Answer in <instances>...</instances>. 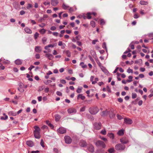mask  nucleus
Returning a JSON list of instances; mask_svg holds the SVG:
<instances>
[{"mask_svg": "<svg viewBox=\"0 0 153 153\" xmlns=\"http://www.w3.org/2000/svg\"><path fill=\"white\" fill-rule=\"evenodd\" d=\"M124 123L127 124H131L132 123V121L129 118H125L124 119Z\"/></svg>", "mask_w": 153, "mask_h": 153, "instance_id": "nucleus-11", "label": "nucleus"}, {"mask_svg": "<svg viewBox=\"0 0 153 153\" xmlns=\"http://www.w3.org/2000/svg\"><path fill=\"white\" fill-rule=\"evenodd\" d=\"M49 88H48L47 87L45 88L44 91L45 93H48L49 92Z\"/></svg>", "mask_w": 153, "mask_h": 153, "instance_id": "nucleus-61", "label": "nucleus"}, {"mask_svg": "<svg viewBox=\"0 0 153 153\" xmlns=\"http://www.w3.org/2000/svg\"><path fill=\"white\" fill-rule=\"evenodd\" d=\"M65 53L66 55L68 57H70L71 56V53L69 50H67L65 51Z\"/></svg>", "mask_w": 153, "mask_h": 153, "instance_id": "nucleus-30", "label": "nucleus"}, {"mask_svg": "<svg viewBox=\"0 0 153 153\" xmlns=\"http://www.w3.org/2000/svg\"><path fill=\"white\" fill-rule=\"evenodd\" d=\"M65 142L67 144H70L72 142V139L68 136H66L64 137Z\"/></svg>", "mask_w": 153, "mask_h": 153, "instance_id": "nucleus-4", "label": "nucleus"}, {"mask_svg": "<svg viewBox=\"0 0 153 153\" xmlns=\"http://www.w3.org/2000/svg\"><path fill=\"white\" fill-rule=\"evenodd\" d=\"M87 145L86 142L83 140H82L79 143V145L82 147H85Z\"/></svg>", "mask_w": 153, "mask_h": 153, "instance_id": "nucleus-14", "label": "nucleus"}, {"mask_svg": "<svg viewBox=\"0 0 153 153\" xmlns=\"http://www.w3.org/2000/svg\"><path fill=\"white\" fill-rule=\"evenodd\" d=\"M96 62H97V64H98V65L99 66H101L102 64L100 62L99 60H98V59H97L96 60Z\"/></svg>", "mask_w": 153, "mask_h": 153, "instance_id": "nucleus-51", "label": "nucleus"}, {"mask_svg": "<svg viewBox=\"0 0 153 153\" xmlns=\"http://www.w3.org/2000/svg\"><path fill=\"white\" fill-rule=\"evenodd\" d=\"M62 8L64 10L67 9L69 7L68 6L64 4H63L62 5Z\"/></svg>", "mask_w": 153, "mask_h": 153, "instance_id": "nucleus-36", "label": "nucleus"}, {"mask_svg": "<svg viewBox=\"0 0 153 153\" xmlns=\"http://www.w3.org/2000/svg\"><path fill=\"white\" fill-rule=\"evenodd\" d=\"M107 136L112 140L114 139V134L112 133H108Z\"/></svg>", "mask_w": 153, "mask_h": 153, "instance_id": "nucleus-21", "label": "nucleus"}, {"mask_svg": "<svg viewBox=\"0 0 153 153\" xmlns=\"http://www.w3.org/2000/svg\"><path fill=\"white\" fill-rule=\"evenodd\" d=\"M88 56V58H89V59L90 60L91 62H94V60L93 59V58H92V57L91 56L89 55Z\"/></svg>", "mask_w": 153, "mask_h": 153, "instance_id": "nucleus-60", "label": "nucleus"}, {"mask_svg": "<svg viewBox=\"0 0 153 153\" xmlns=\"http://www.w3.org/2000/svg\"><path fill=\"white\" fill-rule=\"evenodd\" d=\"M100 24L101 25H104L105 24V22L104 19H101L100 20Z\"/></svg>", "mask_w": 153, "mask_h": 153, "instance_id": "nucleus-47", "label": "nucleus"}, {"mask_svg": "<svg viewBox=\"0 0 153 153\" xmlns=\"http://www.w3.org/2000/svg\"><path fill=\"white\" fill-rule=\"evenodd\" d=\"M25 31L28 34H31L32 33L31 30L28 27H26L24 29Z\"/></svg>", "mask_w": 153, "mask_h": 153, "instance_id": "nucleus-18", "label": "nucleus"}, {"mask_svg": "<svg viewBox=\"0 0 153 153\" xmlns=\"http://www.w3.org/2000/svg\"><path fill=\"white\" fill-rule=\"evenodd\" d=\"M3 115L5 116L4 117H1L0 119L1 120H5L7 119L8 118V116L6 114H5L4 113L3 114Z\"/></svg>", "mask_w": 153, "mask_h": 153, "instance_id": "nucleus-26", "label": "nucleus"}, {"mask_svg": "<svg viewBox=\"0 0 153 153\" xmlns=\"http://www.w3.org/2000/svg\"><path fill=\"white\" fill-rule=\"evenodd\" d=\"M114 151V148H110L108 150V152L109 153H112Z\"/></svg>", "mask_w": 153, "mask_h": 153, "instance_id": "nucleus-45", "label": "nucleus"}, {"mask_svg": "<svg viewBox=\"0 0 153 153\" xmlns=\"http://www.w3.org/2000/svg\"><path fill=\"white\" fill-rule=\"evenodd\" d=\"M102 47L103 48H105L106 52H107V50L106 48V45L105 42L102 43Z\"/></svg>", "mask_w": 153, "mask_h": 153, "instance_id": "nucleus-42", "label": "nucleus"}, {"mask_svg": "<svg viewBox=\"0 0 153 153\" xmlns=\"http://www.w3.org/2000/svg\"><path fill=\"white\" fill-rule=\"evenodd\" d=\"M98 42V41L97 39L93 40L92 42V44L93 45H95L96 44V42Z\"/></svg>", "mask_w": 153, "mask_h": 153, "instance_id": "nucleus-55", "label": "nucleus"}, {"mask_svg": "<svg viewBox=\"0 0 153 153\" xmlns=\"http://www.w3.org/2000/svg\"><path fill=\"white\" fill-rule=\"evenodd\" d=\"M79 98H80L82 100H83L85 98V96L82 95V94H79L77 97V99L79 100Z\"/></svg>", "mask_w": 153, "mask_h": 153, "instance_id": "nucleus-22", "label": "nucleus"}, {"mask_svg": "<svg viewBox=\"0 0 153 153\" xmlns=\"http://www.w3.org/2000/svg\"><path fill=\"white\" fill-rule=\"evenodd\" d=\"M89 112L92 114H95L99 111L98 108L97 107L90 108L89 110Z\"/></svg>", "mask_w": 153, "mask_h": 153, "instance_id": "nucleus-2", "label": "nucleus"}, {"mask_svg": "<svg viewBox=\"0 0 153 153\" xmlns=\"http://www.w3.org/2000/svg\"><path fill=\"white\" fill-rule=\"evenodd\" d=\"M35 57L37 59H39L40 58V56L39 53H37L35 55Z\"/></svg>", "mask_w": 153, "mask_h": 153, "instance_id": "nucleus-52", "label": "nucleus"}, {"mask_svg": "<svg viewBox=\"0 0 153 153\" xmlns=\"http://www.w3.org/2000/svg\"><path fill=\"white\" fill-rule=\"evenodd\" d=\"M54 45L52 44H49L47 46H46L45 47V50H48L49 48H53Z\"/></svg>", "mask_w": 153, "mask_h": 153, "instance_id": "nucleus-27", "label": "nucleus"}, {"mask_svg": "<svg viewBox=\"0 0 153 153\" xmlns=\"http://www.w3.org/2000/svg\"><path fill=\"white\" fill-rule=\"evenodd\" d=\"M114 110L112 109H111L109 112V117L111 118H112L115 117V114L114 112Z\"/></svg>", "mask_w": 153, "mask_h": 153, "instance_id": "nucleus-7", "label": "nucleus"}, {"mask_svg": "<svg viewBox=\"0 0 153 153\" xmlns=\"http://www.w3.org/2000/svg\"><path fill=\"white\" fill-rule=\"evenodd\" d=\"M46 124L50 127L52 128L53 127V125H52L48 120H47L46 121Z\"/></svg>", "mask_w": 153, "mask_h": 153, "instance_id": "nucleus-33", "label": "nucleus"}, {"mask_svg": "<svg viewBox=\"0 0 153 153\" xmlns=\"http://www.w3.org/2000/svg\"><path fill=\"white\" fill-rule=\"evenodd\" d=\"M55 118L56 121H59L61 118L60 116L58 114H56L55 115Z\"/></svg>", "mask_w": 153, "mask_h": 153, "instance_id": "nucleus-24", "label": "nucleus"}, {"mask_svg": "<svg viewBox=\"0 0 153 153\" xmlns=\"http://www.w3.org/2000/svg\"><path fill=\"white\" fill-rule=\"evenodd\" d=\"M101 139L102 140H104L105 142H106L108 141L107 139L105 137H101Z\"/></svg>", "mask_w": 153, "mask_h": 153, "instance_id": "nucleus-54", "label": "nucleus"}, {"mask_svg": "<svg viewBox=\"0 0 153 153\" xmlns=\"http://www.w3.org/2000/svg\"><path fill=\"white\" fill-rule=\"evenodd\" d=\"M140 3L141 5H146L148 4V3L147 1H141L140 2Z\"/></svg>", "mask_w": 153, "mask_h": 153, "instance_id": "nucleus-28", "label": "nucleus"}, {"mask_svg": "<svg viewBox=\"0 0 153 153\" xmlns=\"http://www.w3.org/2000/svg\"><path fill=\"white\" fill-rule=\"evenodd\" d=\"M44 142L43 140L41 139L40 142V145L43 148L44 147Z\"/></svg>", "mask_w": 153, "mask_h": 153, "instance_id": "nucleus-46", "label": "nucleus"}, {"mask_svg": "<svg viewBox=\"0 0 153 153\" xmlns=\"http://www.w3.org/2000/svg\"><path fill=\"white\" fill-rule=\"evenodd\" d=\"M87 149L89 151L91 152H93L94 151V148L93 146L91 144L88 145Z\"/></svg>", "mask_w": 153, "mask_h": 153, "instance_id": "nucleus-8", "label": "nucleus"}, {"mask_svg": "<svg viewBox=\"0 0 153 153\" xmlns=\"http://www.w3.org/2000/svg\"><path fill=\"white\" fill-rule=\"evenodd\" d=\"M69 10L70 12L71 13L73 12L74 11V10L72 7H71L69 9Z\"/></svg>", "mask_w": 153, "mask_h": 153, "instance_id": "nucleus-58", "label": "nucleus"}, {"mask_svg": "<svg viewBox=\"0 0 153 153\" xmlns=\"http://www.w3.org/2000/svg\"><path fill=\"white\" fill-rule=\"evenodd\" d=\"M117 134L120 136L123 135L124 134V130L123 129H121L119 130L117 132Z\"/></svg>", "mask_w": 153, "mask_h": 153, "instance_id": "nucleus-25", "label": "nucleus"}, {"mask_svg": "<svg viewBox=\"0 0 153 153\" xmlns=\"http://www.w3.org/2000/svg\"><path fill=\"white\" fill-rule=\"evenodd\" d=\"M26 143L27 145L30 147H32L34 145L33 143L31 140L27 141H26Z\"/></svg>", "mask_w": 153, "mask_h": 153, "instance_id": "nucleus-15", "label": "nucleus"}, {"mask_svg": "<svg viewBox=\"0 0 153 153\" xmlns=\"http://www.w3.org/2000/svg\"><path fill=\"white\" fill-rule=\"evenodd\" d=\"M42 128L43 129H47L48 128V127L46 125H44L42 127Z\"/></svg>", "mask_w": 153, "mask_h": 153, "instance_id": "nucleus-63", "label": "nucleus"}, {"mask_svg": "<svg viewBox=\"0 0 153 153\" xmlns=\"http://www.w3.org/2000/svg\"><path fill=\"white\" fill-rule=\"evenodd\" d=\"M56 94L59 96H61L62 95V94L60 91H57L56 92Z\"/></svg>", "mask_w": 153, "mask_h": 153, "instance_id": "nucleus-53", "label": "nucleus"}, {"mask_svg": "<svg viewBox=\"0 0 153 153\" xmlns=\"http://www.w3.org/2000/svg\"><path fill=\"white\" fill-rule=\"evenodd\" d=\"M19 87L18 88V90L21 92H23L24 91L23 88L24 87V85L22 83H19Z\"/></svg>", "mask_w": 153, "mask_h": 153, "instance_id": "nucleus-10", "label": "nucleus"}, {"mask_svg": "<svg viewBox=\"0 0 153 153\" xmlns=\"http://www.w3.org/2000/svg\"><path fill=\"white\" fill-rule=\"evenodd\" d=\"M39 26L41 27H43L45 26V24L44 23H42L41 24H39Z\"/></svg>", "mask_w": 153, "mask_h": 153, "instance_id": "nucleus-56", "label": "nucleus"}, {"mask_svg": "<svg viewBox=\"0 0 153 153\" xmlns=\"http://www.w3.org/2000/svg\"><path fill=\"white\" fill-rule=\"evenodd\" d=\"M137 97V94L134 93H132V98L133 99H134L136 98Z\"/></svg>", "mask_w": 153, "mask_h": 153, "instance_id": "nucleus-40", "label": "nucleus"}, {"mask_svg": "<svg viewBox=\"0 0 153 153\" xmlns=\"http://www.w3.org/2000/svg\"><path fill=\"white\" fill-rule=\"evenodd\" d=\"M34 128L35 129L34 132H40V129L38 126H35Z\"/></svg>", "mask_w": 153, "mask_h": 153, "instance_id": "nucleus-23", "label": "nucleus"}, {"mask_svg": "<svg viewBox=\"0 0 153 153\" xmlns=\"http://www.w3.org/2000/svg\"><path fill=\"white\" fill-rule=\"evenodd\" d=\"M58 1L57 0H51V4L53 6H56L57 5Z\"/></svg>", "mask_w": 153, "mask_h": 153, "instance_id": "nucleus-16", "label": "nucleus"}, {"mask_svg": "<svg viewBox=\"0 0 153 153\" xmlns=\"http://www.w3.org/2000/svg\"><path fill=\"white\" fill-rule=\"evenodd\" d=\"M44 89V87L43 86H42L40 87L38 91H42Z\"/></svg>", "mask_w": 153, "mask_h": 153, "instance_id": "nucleus-62", "label": "nucleus"}, {"mask_svg": "<svg viewBox=\"0 0 153 153\" xmlns=\"http://www.w3.org/2000/svg\"><path fill=\"white\" fill-rule=\"evenodd\" d=\"M46 31V30L43 28L41 29L39 31L40 33L42 34H44L45 33Z\"/></svg>", "mask_w": 153, "mask_h": 153, "instance_id": "nucleus-32", "label": "nucleus"}, {"mask_svg": "<svg viewBox=\"0 0 153 153\" xmlns=\"http://www.w3.org/2000/svg\"><path fill=\"white\" fill-rule=\"evenodd\" d=\"M91 13H87V18L88 19H90L91 18Z\"/></svg>", "mask_w": 153, "mask_h": 153, "instance_id": "nucleus-41", "label": "nucleus"}, {"mask_svg": "<svg viewBox=\"0 0 153 153\" xmlns=\"http://www.w3.org/2000/svg\"><path fill=\"white\" fill-rule=\"evenodd\" d=\"M85 107L84 106L82 107L81 108H80V111L81 112L84 111H85Z\"/></svg>", "mask_w": 153, "mask_h": 153, "instance_id": "nucleus-59", "label": "nucleus"}, {"mask_svg": "<svg viewBox=\"0 0 153 153\" xmlns=\"http://www.w3.org/2000/svg\"><path fill=\"white\" fill-rule=\"evenodd\" d=\"M90 24H91V26L93 27H94L95 26V22L94 21H91V22Z\"/></svg>", "mask_w": 153, "mask_h": 153, "instance_id": "nucleus-35", "label": "nucleus"}, {"mask_svg": "<svg viewBox=\"0 0 153 153\" xmlns=\"http://www.w3.org/2000/svg\"><path fill=\"white\" fill-rule=\"evenodd\" d=\"M108 113V111H103L102 113V114H101V116H105L106 115H107Z\"/></svg>", "mask_w": 153, "mask_h": 153, "instance_id": "nucleus-43", "label": "nucleus"}, {"mask_svg": "<svg viewBox=\"0 0 153 153\" xmlns=\"http://www.w3.org/2000/svg\"><path fill=\"white\" fill-rule=\"evenodd\" d=\"M100 133L103 135H105L106 134V131L105 129L102 130Z\"/></svg>", "mask_w": 153, "mask_h": 153, "instance_id": "nucleus-37", "label": "nucleus"}, {"mask_svg": "<svg viewBox=\"0 0 153 153\" xmlns=\"http://www.w3.org/2000/svg\"><path fill=\"white\" fill-rule=\"evenodd\" d=\"M80 65L82 68H85L87 67V65H86L84 64L83 62H82L80 63Z\"/></svg>", "mask_w": 153, "mask_h": 153, "instance_id": "nucleus-29", "label": "nucleus"}, {"mask_svg": "<svg viewBox=\"0 0 153 153\" xmlns=\"http://www.w3.org/2000/svg\"><path fill=\"white\" fill-rule=\"evenodd\" d=\"M52 82V81L51 80H48L44 82V83L46 85H47L49 83H50Z\"/></svg>", "mask_w": 153, "mask_h": 153, "instance_id": "nucleus-44", "label": "nucleus"}, {"mask_svg": "<svg viewBox=\"0 0 153 153\" xmlns=\"http://www.w3.org/2000/svg\"><path fill=\"white\" fill-rule=\"evenodd\" d=\"M50 29L51 30L53 31L55 30L56 29V28L55 26H52L51 27Z\"/></svg>", "mask_w": 153, "mask_h": 153, "instance_id": "nucleus-64", "label": "nucleus"}, {"mask_svg": "<svg viewBox=\"0 0 153 153\" xmlns=\"http://www.w3.org/2000/svg\"><path fill=\"white\" fill-rule=\"evenodd\" d=\"M39 34L37 32H36L34 34V36L35 39H36L39 37Z\"/></svg>", "mask_w": 153, "mask_h": 153, "instance_id": "nucleus-39", "label": "nucleus"}, {"mask_svg": "<svg viewBox=\"0 0 153 153\" xmlns=\"http://www.w3.org/2000/svg\"><path fill=\"white\" fill-rule=\"evenodd\" d=\"M95 145L97 147L104 148L106 147V145L105 143L101 140H98L95 143Z\"/></svg>", "mask_w": 153, "mask_h": 153, "instance_id": "nucleus-1", "label": "nucleus"}, {"mask_svg": "<svg viewBox=\"0 0 153 153\" xmlns=\"http://www.w3.org/2000/svg\"><path fill=\"white\" fill-rule=\"evenodd\" d=\"M132 43H131V44L129 45V47L131 48V49H134V46L133 44H132Z\"/></svg>", "mask_w": 153, "mask_h": 153, "instance_id": "nucleus-57", "label": "nucleus"}, {"mask_svg": "<svg viewBox=\"0 0 153 153\" xmlns=\"http://www.w3.org/2000/svg\"><path fill=\"white\" fill-rule=\"evenodd\" d=\"M68 113L69 114H74L76 112V110L74 108H71L68 109Z\"/></svg>", "mask_w": 153, "mask_h": 153, "instance_id": "nucleus-9", "label": "nucleus"}, {"mask_svg": "<svg viewBox=\"0 0 153 153\" xmlns=\"http://www.w3.org/2000/svg\"><path fill=\"white\" fill-rule=\"evenodd\" d=\"M120 142L123 144H126L128 142V140L126 137H123L120 139Z\"/></svg>", "mask_w": 153, "mask_h": 153, "instance_id": "nucleus-12", "label": "nucleus"}, {"mask_svg": "<svg viewBox=\"0 0 153 153\" xmlns=\"http://www.w3.org/2000/svg\"><path fill=\"white\" fill-rule=\"evenodd\" d=\"M15 62L16 64L19 65L22 64V60L20 59H18L15 61Z\"/></svg>", "mask_w": 153, "mask_h": 153, "instance_id": "nucleus-20", "label": "nucleus"}, {"mask_svg": "<svg viewBox=\"0 0 153 153\" xmlns=\"http://www.w3.org/2000/svg\"><path fill=\"white\" fill-rule=\"evenodd\" d=\"M60 82L63 84H65L66 83V81L64 79H61Z\"/></svg>", "mask_w": 153, "mask_h": 153, "instance_id": "nucleus-50", "label": "nucleus"}, {"mask_svg": "<svg viewBox=\"0 0 153 153\" xmlns=\"http://www.w3.org/2000/svg\"><path fill=\"white\" fill-rule=\"evenodd\" d=\"M82 87L78 88L77 89L76 91L78 93H79L81 92L82 90Z\"/></svg>", "mask_w": 153, "mask_h": 153, "instance_id": "nucleus-34", "label": "nucleus"}, {"mask_svg": "<svg viewBox=\"0 0 153 153\" xmlns=\"http://www.w3.org/2000/svg\"><path fill=\"white\" fill-rule=\"evenodd\" d=\"M127 72L128 73H132L133 72V70L130 68H129L127 70Z\"/></svg>", "mask_w": 153, "mask_h": 153, "instance_id": "nucleus-49", "label": "nucleus"}, {"mask_svg": "<svg viewBox=\"0 0 153 153\" xmlns=\"http://www.w3.org/2000/svg\"><path fill=\"white\" fill-rule=\"evenodd\" d=\"M9 114L13 116H15L16 115V114L12 111H10L9 112Z\"/></svg>", "mask_w": 153, "mask_h": 153, "instance_id": "nucleus-38", "label": "nucleus"}, {"mask_svg": "<svg viewBox=\"0 0 153 153\" xmlns=\"http://www.w3.org/2000/svg\"><path fill=\"white\" fill-rule=\"evenodd\" d=\"M117 118L119 120H121L123 118L122 116L118 114H117Z\"/></svg>", "mask_w": 153, "mask_h": 153, "instance_id": "nucleus-48", "label": "nucleus"}, {"mask_svg": "<svg viewBox=\"0 0 153 153\" xmlns=\"http://www.w3.org/2000/svg\"><path fill=\"white\" fill-rule=\"evenodd\" d=\"M34 136L36 138H40V132H34Z\"/></svg>", "mask_w": 153, "mask_h": 153, "instance_id": "nucleus-19", "label": "nucleus"}, {"mask_svg": "<svg viewBox=\"0 0 153 153\" xmlns=\"http://www.w3.org/2000/svg\"><path fill=\"white\" fill-rule=\"evenodd\" d=\"M35 50L36 52L39 53L42 51V48L40 46H37L35 47Z\"/></svg>", "mask_w": 153, "mask_h": 153, "instance_id": "nucleus-17", "label": "nucleus"}, {"mask_svg": "<svg viewBox=\"0 0 153 153\" xmlns=\"http://www.w3.org/2000/svg\"><path fill=\"white\" fill-rule=\"evenodd\" d=\"M58 132L61 134H65L66 132V129L63 127H60L57 130Z\"/></svg>", "mask_w": 153, "mask_h": 153, "instance_id": "nucleus-5", "label": "nucleus"}, {"mask_svg": "<svg viewBox=\"0 0 153 153\" xmlns=\"http://www.w3.org/2000/svg\"><path fill=\"white\" fill-rule=\"evenodd\" d=\"M132 76H128V78L129 79H127L126 80V82H130L132 81Z\"/></svg>", "mask_w": 153, "mask_h": 153, "instance_id": "nucleus-31", "label": "nucleus"}, {"mask_svg": "<svg viewBox=\"0 0 153 153\" xmlns=\"http://www.w3.org/2000/svg\"><path fill=\"white\" fill-rule=\"evenodd\" d=\"M102 126L101 123H95L94 124V128L97 130H99L101 129Z\"/></svg>", "mask_w": 153, "mask_h": 153, "instance_id": "nucleus-6", "label": "nucleus"}, {"mask_svg": "<svg viewBox=\"0 0 153 153\" xmlns=\"http://www.w3.org/2000/svg\"><path fill=\"white\" fill-rule=\"evenodd\" d=\"M125 148L124 145L119 143L116 145L115 146V149L117 150H124Z\"/></svg>", "mask_w": 153, "mask_h": 153, "instance_id": "nucleus-3", "label": "nucleus"}, {"mask_svg": "<svg viewBox=\"0 0 153 153\" xmlns=\"http://www.w3.org/2000/svg\"><path fill=\"white\" fill-rule=\"evenodd\" d=\"M45 56L47 57L48 59L50 60L53 59V55L50 53H47L45 55Z\"/></svg>", "mask_w": 153, "mask_h": 153, "instance_id": "nucleus-13", "label": "nucleus"}]
</instances>
